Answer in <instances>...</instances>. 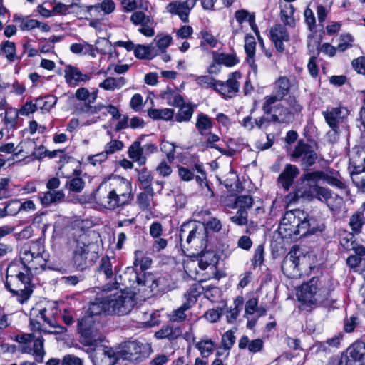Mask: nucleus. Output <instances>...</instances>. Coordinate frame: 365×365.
Segmentation results:
<instances>
[{
	"label": "nucleus",
	"mask_w": 365,
	"mask_h": 365,
	"mask_svg": "<svg viewBox=\"0 0 365 365\" xmlns=\"http://www.w3.org/2000/svg\"><path fill=\"white\" fill-rule=\"evenodd\" d=\"M89 247L90 243L85 235L80 236L71 245V265L74 270L83 272L93 265L94 260Z\"/></svg>",
	"instance_id": "obj_7"
},
{
	"label": "nucleus",
	"mask_w": 365,
	"mask_h": 365,
	"mask_svg": "<svg viewBox=\"0 0 365 365\" xmlns=\"http://www.w3.org/2000/svg\"><path fill=\"white\" fill-rule=\"evenodd\" d=\"M292 157L299 158L301 165L307 168L316 163L318 155L312 145L299 140L292 152Z\"/></svg>",
	"instance_id": "obj_14"
},
{
	"label": "nucleus",
	"mask_w": 365,
	"mask_h": 365,
	"mask_svg": "<svg viewBox=\"0 0 365 365\" xmlns=\"http://www.w3.org/2000/svg\"><path fill=\"white\" fill-rule=\"evenodd\" d=\"M155 291L166 292L170 290L169 279L165 276L155 275Z\"/></svg>",
	"instance_id": "obj_62"
},
{
	"label": "nucleus",
	"mask_w": 365,
	"mask_h": 365,
	"mask_svg": "<svg viewBox=\"0 0 365 365\" xmlns=\"http://www.w3.org/2000/svg\"><path fill=\"white\" fill-rule=\"evenodd\" d=\"M126 83L124 77H108L99 84V87L106 91H114L121 88Z\"/></svg>",
	"instance_id": "obj_33"
},
{
	"label": "nucleus",
	"mask_w": 365,
	"mask_h": 365,
	"mask_svg": "<svg viewBox=\"0 0 365 365\" xmlns=\"http://www.w3.org/2000/svg\"><path fill=\"white\" fill-rule=\"evenodd\" d=\"M281 269L284 275L288 278H298L302 275L299 269V257L298 249L293 247L284 258Z\"/></svg>",
	"instance_id": "obj_13"
},
{
	"label": "nucleus",
	"mask_w": 365,
	"mask_h": 365,
	"mask_svg": "<svg viewBox=\"0 0 365 365\" xmlns=\"http://www.w3.org/2000/svg\"><path fill=\"white\" fill-rule=\"evenodd\" d=\"M191 305L190 302H185L179 308L174 310L171 314H170V320L173 322H184L187 318L185 311L190 309Z\"/></svg>",
	"instance_id": "obj_49"
},
{
	"label": "nucleus",
	"mask_w": 365,
	"mask_h": 365,
	"mask_svg": "<svg viewBox=\"0 0 365 365\" xmlns=\"http://www.w3.org/2000/svg\"><path fill=\"white\" fill-rule=\"evenodd\" d=\"M299 180L300 185L297 190L296 195L309 201L314 199L319 180L339 189L344 188V182L339 179V172L332 169L305 173Z\"/></svg>",
	"instance_id": "obj_2"
},
{
	"label": "nucleus",
	"mask_w": 365,
	"mask_h": 365,
	"mask_svg": "<svg viewBox=\"0 0 365 365\" xmlns=\"http://www.w3.org/2000/svg\"><path fill=\"white\" fill-rule=\"evenodd\" d=\"M125 276L129 277V280L136 282L138 285L146 286L150 288L151 291H155V275L151 273L138 274L133 267H128L125 273Z\"/></svg>",
	"instance_id": "obj_20"
},
{
	"label": "nucleus",
	"mask_w": 365,
	"mask_h": 365,
	"mask_svg": "<svg viewBox=\"0 0 365 365\" xmlns=\"http://www.w3.org/2000/svg\"><path fill=\"white\" fill-rule=\"evenodd\" d=\"M241 76L242 75L240 72L235 71L229 76L228 79L225 82L232 96H234L239 91L240 83L238 82V79H240Z\"/></svg>",
	"instance_id": "obj_52"
},
{
	"label": "nucleus",
	"mask_w": 365,
	"mask_h": 365,
	"mask_svg": "<svg viewBox=\"0 0 365 365\" xmlns=\"http://www.w3.org/2000/svg\"><path fill=\"white\" fill-rule=\"evenodd\" d=\"M255 46L256 41L255 37L252 35H247L245 38V51L247 58H250V60L255 55Z\"/></svg>",
	"instance_id": "obj_57"
},
{
	"label": "nucleus",
	"mask_w": 365,
	"mask_h": 365,
	"mask_svg": "<svg viewBox=\"0 0 365 365\" xmlns=\"http://www.w3.org/2000/svg\"><path fill=\"white\" fill-rule=\"evenodd\" d=\"M96 45H102L103 48H100L96 46V51L102 54L109 53L110 56L112 55L113 51H115V49L113 47L111 42L106 38H102L101 40H98L96 42Z\"/></svg>",
	"instance_id": "obj_60"
},
{
	"label": "nucleus",
	"mask_w": 365,
	"mask_h": 365,
	"mask_svg": "<svg viewBox=\"0 0 365 365\" xmlns=\"http://www.w3.org/2000/svg\"><path fill=\"white\" fill-rule=\"evenodd\" d=\"M333 198L334 196L331 190L319 185L314 199H317L320 202L326 203L331 210H334V206L330 202Z\"/></svg>",
	"instance_id": "obj_39"
},
{
	"label": "nucleus",
	"mask_w": 365,
	"mask_h": 365,
	"mask_svg": "<svg viewBox=\"0 0 365 365\" xmlns=\"http://www.w3.org/2000/svg\"><path fill=\"white\" fill-rule=\"evenodd\" d=\"M198 0L173 1L166 6V10L171 14L178 15L181 21L188 22L190 11L195 7Z\"/></svg>",
	"instance_id": "obj_18"
},
{
	"label": "nucleus",
	"mask_w": 365,
	"mask_h": 365,
	"mask_svg": "<svg viewBox=\"0 0 365 365\" xmlns=\"http://www.w3.org/2000/svg\"><path fill=\"white\" fill-rule=\"evenodd\" d=\"M295 9L290 4H285L281 9L280 16L282 21L290 27L295 26V20L293 17Z\"/></svg>",
	"instance_id": "obj_36"
},
{
	"label": "nucleus",
	"mask_w": 365,
	"mask_h": 365,
	"mask_svg": "<svg viewBox=\"0 0 365 365\" xmlns=\"http://www.w3.org/2000/svg\"><path fill=\"white\" fill-rule=\"evenodd\" d=\"M312 220L302 210L295 209L287 211L279 225V234L287 238L307 235L312 232L310 229Z\"/></svg>",
	"instance_id": "obj_5"
},
{
	"label": "nucleus",
	"mask_w": 365,
	"mask_h": 365,
	"mask_svg": "<svg viewBox=\"0 0 365 365\" xmlns=\"http://www.w3.org/2000/svg\"><path fill=\"white\" fill-rule=\"evenodd\" d=\"M66 82L73 86H78L90 79L89 75L82 73L77 67L68 65L65 69Z\"/></svg>",
	"instance_id": "obj_24"
},
{
	"label": "nucleus",
	"mask_w": 365,
	"mask_h": 365,
	"mask_svg": "<svg viewBox=\"0 0 365 365\" xmlns=\"http://www.w3.org/2000/svg\"><path fill=\"white\" fill-rule=\"evenodd\" d=\"M65 194L62 190H48L39 194L38 198L43 207H48L53 203L62 201Z\"/></svg>",
	"instance_id": "obj_26"
},
{
	"label": "nucleus",
	"mask_w": 365,
	"mask_h": 365,
	"mask_svg": "<svg viewBox=\"0 0 365 365\" xmlns=\"http://www.w3.org/2000/svg\"><path fill=\"white\" fill-rule=\"evenodd\" d=\"M6 216H15L21 212L20 201L19 200H11L6 203L4 207Z\"/></svg>",
	"instance_id": "obj_61"
},
{
	"label": "nucleus",
	"mask_w": 365,
	"mask_h": 365,
	"mask_svg": "<svg viewBox=\"0 0 365 365\" xmlns=\"http://www.w3.org/2000/svg\"><path fill=\"white\" fill-rule=\"evenodd\" d=\"M161 97L166 100L169 106L174 107H179L185 102L180 94L170 88H167L166 90L161 93Z\"/></svg>",
	"instance_id": "obj_32"
},
{
	"label": "nucleus",
	"mask_w": 365,
	"mask_h": 365,
	"mask_svg": "<svg viewBox=\"0 0 365 365\" xmlns=\"http://www.w3.org/2000/svg\"><path fill=\"white\" fill-rule=\"evenodd\" d=\"M135 56L140 59H151L155 56L154 48L144 45H136L134 49Z\"/></svg>",
	"instance_id": "obj_45"
},
{
	"label": "nucleus",
	"mask_w": 365,
	"mask_h": 365,
	"mask_svg": "<svg viewBox=\"0 0 365 365\" xmlns=\"http://www.w3.org/2000/svg\"><path fill=\"white\" fill-rule=\"evenodd\" d=\"M212 120L206 114L200 113L198 114L195 126L200 135H204L205 131L213 126Z\"/></svg>",
	"instance_id": "obj_41"
},
{
	"label": "nucleus",
	"mask_w": 365,
	"mask_h": 365,
	"mask_svg": "<svg viewBox=\"0 0 365 365\" xmlns=\"http://www.w3.org/2000/svg\"><path fill=\"white\" fill-rule=\"evenodd\" d=\"M195 347L200 351L201 356L208 357L214 351L216 343L210 339H202L195 344Z\"/></svg>",
	"instance_id": "obj_38"
},
{
	"label": "nucleus",
	"mask_w": 365,
	"mask_h": 365,
	"mask_svg": "<svg viewBox=\"0 0 365 365\" xmlns=\"http://www.w3.org/2000/svg\"><path fill=\"white\" fill-rule=\"evenodd\" d=\"M94 365H113L116 361L114 351L106 346H97L89 356Z\"/></svg>",
	"instance_id": "obj_17"
},
{
	"label": "nucleus",
	"mask_w": 365,
	"mask_h": 365,
	"mask_svg": "<svg viewBox=\"0 0 365 365\" xmlns=\"http://www.w3.org/2000/svg\"><path fill=\"white\" fill-rule=\"evenodd\" d=\"M19 112L17 109L14 108H9L6 109L4 113V121L7 127V129H14L17 120L19 118Z\"/></svg>",
	"instance_id": "obj_43"
},
{
	"label": "nucleus",
	"mask_w": 365,
	"mask_h": 365,
	"mask_svg": "<svg viewBox=\"0 0 365 365\" xmlns=\"http://www.w3.org/2000/svg\"><path fill=\"white\" fill-rule=\"evenodd\" d=\"M30 316L38 318L39 320L42 319L48 325H52L53 322L54 321L47 315L46 308L33 309L31 312Z\"/></svg>",
	"instance_id": "obj_59"
},
{
	"label": "nucleus",
	"mask_w": 365,
	"mask_h": 365,
	"mask_svg": "<svg viewBox=\"0 0 365 365\" xmlns=\"http://www.w3.org/2000/svg\"><path fill=\"white\" fill-rule=\"evenodd\" d=\"M106 299L108 312L120 315L130 312L135 304L133 297L121 291L110 294Z\"/></svg>",
	"instance_id": "obj_11"
},
{
	"label": "nucleus",
	"mask_w": 365,
	"mask_h": 365,
	"mask_svg": "<svg viewBox=\"0 0 365 365\" xmlns=\"http://www.w3.org/2000/svg\"><path fill=\"white\" fill-rule=\"evenodd\" d=\"M44 247L41 242L36 241L24 245L20 252V258L24 267L36 269L38 267H43L46 265V260L43 257Z\"/></svg>",
	"instance_id": "obj_9"
},
{
	"label": "nucleus",
	"mask_w": 365,
	"mask_h": 365,
	"mask_svg": "<svg viewBox=\"0 0 365 365\" xmlns=\"http://www.w3.org/2000/svg\"><path fill=\"white\" fill-rule=\"evenodd\" d=\"M365 223V217L361 212H356L353 214L350 218L349 225L354 232L359 233L361 232L362 226Z\"/></svg>",
	"instance_id": "obj_51"
},
{
	"label": "nucleus",
	"mask_w": 365,
	"mask_h": 365,
	"mask_svg": "<svg viewBox=\"0 0 365 365\" xmlns=\"http://www.w3.org/2000/svg\"><path fill=\"white\" fill-rule=\"evenodd\" d=\"M287 103L288 105L287 107L289 108L291 113H293L294 117L298 116L301 113L303 107L295 98V97L289 96L287 99Z\"/></svg>",
	"instance_id": "obj_63"
},
{
	"label": "nucleus",
	"mask_w": 365,
	"mask_h": 365,
	"mask_svg": "<svg viewBox=\"0 0 365 365\" xmlns=\"http://www.w3.org/2000/svg\"><path fill=\"white\" fill-rule=\"evenodd\" d=\"M151 263V258L145 255L143 251L136 250L135 252L134 265L135 267H140L142 271L145 270L150 267Z\"/></svg>",
	"instance_id": "obj_47"
},
{
	"label": "nucleus",
	"mask_w": 365,
	"mask_h": 365,
	"mask_svg": "<svg viewBox=\"0 0 365 365\" xmlns=\"http://www.w3.org/2000/svg\"><path fill=\"white\" fill-rule=\"evenodd\" d=\"M105 312H108L107 299L106 298L103 300L96 299L94 302L90 304L86 316H92L95 318V317Z\"/></svg>",
	"instance_id": "obj_35"
},
{
	"label": "nucleus",
	"mask_w": 365,
	"mask_h": 365,
	"mask_svg": "<svg viewBox=\"0 0 365 365\" xmlns=\"http://www.w3.org/2000/svg\"><path fill=\"white\" fill-rule=\"evenodd\" d=\"M133 199L131 182L118 175L103 180L94 192L96 202L109 210L128 205Z\"/></svg>",
	"instance_id": "obj_1"
},
{
	"label": "nucleus",
	"mask_w": 365,
	"mask_h": 365,
	"mask_svg": "<svg viewBox=\"0 0 365 365\" xmlns=\"http://www.w3.org/2000/svg\"><path fill=\"white\" fill-rule=\"evenodd\" d=\"M290 80L287 76L279 77L274 83L273 91L264 98L262 110L269 115L273 111V105L284 99L291 89Z\"/></svg>",
	"instance_id": "obj_10"
},
{
	"label": "nucleus",
	"mask_w": 365,
	"mask_h": 365,
	"mask_svg": "<svg viewBox=\"0 0 365 365\" xmlns=\"http://www.w3.org/2000/svg\"><path fill=\"white\" fill-rule=\"evenodd\" d=\"M148 113L149 117L154 120H170L174 116V110L171 108H152L148 110Z\"/></svg>",
	"instance_id": "obj_40"
},
{
	"label": "nucleus",
	"mask_w": 365,
	"mask_h": 365,
	"mask_svg": "<svg viewBox=\"0 0 365 365\" xmlns=\"http://www.w3.org/2000/svg\"><path fill=\"white\" fill-rule=\"evenodd\" d=\"M270 36L276 49L279 52H283L284 51L283 41H289V35L287 29L281 24H277L271 28Z\"/></svg>",
	"instance_id": "obj_22"
},
{
	"label": "nucleus",
	"mask_w": 365,
	"mask_h": 365,
	"mask_svg": "<svg viewBox=\"0 0 365 365\" xmlns=\"http://www.w3.org/2000/svg\"><path fill=\"white\" fill-rule=\"evenodd\" d=\"M271 114V120L279 124H289L295 120L293 113L289 108L282 103L273 105V111Z\"/></svg>",
	"instance_id": "obj_21"
},
{
	"label": "nucleus",
	"mask_w": 365,
	"mask_h": 365,
	"mask_svg": "<svg viewBox=\"0 0 365 365\" xmlns=\"http://www.w3.org/2000/svg\"><path fill=\"white\" fill-rule=\"evenodd\" d=\"M101 328H95L90 332L87 329H83V336H81V343L84 346H96L97 344L104 340V336L101 331Z\"/></svg>",
	"instance_id": "obj_25"
},
{
	"label": "nucleus",
	"mask_w": 365,
	"mask_h": 365,
	"mask_svg": "<svg viewBox=\"0 0 365 365\" xmlns=\"http://www.w3.org/2000/svg\"><path fill=\"white\" fill-rule=\"evenodd\" d=\"M205 288L200 283H195L192 284L187 290L185 297L187 298L185 302H190V304L195 303L197 301V297L203 293Z\"/></svg>",
	"instance_id": "obj_48"
},
{
	"label": "nucleus",
	"mask_w": 365,
	"mask_h": 365,
	"mask_svg": "<svg viewBox=\"0 0 365 365\" xmlns=\"http://www.w3.org/2000/svg\"><path fill=\"white\" fill-rule=\"evenodd\" d=\"M123 147L124 144L122 141L118 140H110L105 145L104 151L98 153L97 157L107 158L108 155H111L117 151L121 150Z\"/></svg>",
	"instance_id": "obj_44"
},
{
	"label": "nucleus",
	"mask_w": 365,
	"mask_h": 365,
	"mask_svg": "<svg viewBox=\"0 0 365 365\" xmlns=\"http://www.w3.org/2000/svg\"><path fill=\"white\" fill-rule=\"evenodd\" d=\"M322 114L329 128H340L349 116V111L343 106L331 107L323 110Z\"/></svg>",
	"instance_id": "obj_16"
},
{
	"label": "nucleus",
	"mask_w": 365,
	"mask_h": 365,
	"mask_svg": "<svg viewBox=\"0 0 365 365\" xmlns=\"http://www.w3.org/2000/svg\"><path fill=\"white\" fill-rule=\"evenodd\" d=\"M180 246L190 255L202 252L207 248V233L205 224L192 220L184 222L179 232Z\"/></svg>",
	"instance_id": "obj_3"
},
{
	"label": "nucleus",
	"mask_w": 365,
	"mask_h": 365,
	"mask_svg": "<svg viewBox=\"0 0 365 365\" xmlns=\"http://www.w3.org/2000/svg\"><path fill=\"white\" fill-rule=\"evenodd\" d=\"M96 271L99 274H103L106 279H112L113 277V264L109 257L104 256L101 258Z\"/></svg>",
	"instance_id": "obj_37"
},
{
	"label": "nucleus",
	"mask_w": 365,
	"mask_h": 365,
	"mask_svg": "<svg viewBox=\"0 0 365 365\" xmlns=\"http://www.w3.org/2000/svg\"><path fill=\"white\" fill-rule=\"evenodd\" d=\"M331 290L318 277H312L298 288L297 297L304 309L312 310L327 300Z\"/></svg>",
	"instance_id": "obj_4"
},
{
	"label": "nucleus",
	"mask_w": 365,
	"mask_h": 365,
	"mask_svg": "<svg viewBox=\"0 0 365 365\" xmlns=\"http://www.w3.org/2000/svg\"><path fill=\"white\" fill-rule=\"evenodd\" d=\"M182 331L179 327H174L171 325L163 327L159 331L155 332V337L157 339H174L180 336Z\"/></svg>",
	"instance_id": "obj_34"
},
{
	"label": "nucleus",
	"mask_w": 365,
	"mask_h": 365,
	"mask_svg": "<svg viewBox=\"0 0 365 365\" xmlns=\"http://www.w3.org/2000/svg\"><path fill=\"white\" fill-rule=\"evenodd\" d=\"M215 59L217 63L224 64L226 66H233L239 62L235 54L220 53Z\"/></svg>",
	"instance_id": "obj_55"
},
{
	"label": "nucleus",
	"mask_w": 365,
	"mask_h": 365,
	"mask_svg": "<svg viewBox=\"0 0 365 365\" xmlns=\"http://www.w3.org/2000/svg\"><path fill=\"white\" fill-rule=\"evenodd\" d=\"M145 347L144 344L137 341H126L122 345L119 354L125 360H137L140 356L142 350Z\"/></svg>",
	"instance_id": "obj_19"
},
{
	"label": "nucleus",
	"mask_w": 365,
	"mask_h": 365,
	"mask_svg": "<svg viewBox=\"0 0 365 365\" xmlns=\"http://www.w3.org/2000/svg\"><path fill=\"white\" fill-rule=\"evenodd\" d=\"M87 11H91L93 9H101L105 14H110L115 9V4L113 0H103L101 3L96 5L86 6Z\"/></svg>",
	"instance_id": "obj_54"
},
{
	"label": "nucleus",
	"mask_w": 365,
	"mask_h": 365,
	"mask_svg": "<svg viewBox=\"0 0 365 365\" xmlns=\"http://www.w3.org/2000/svg\"><path fill=\"white\" fill-rule=\"evenodd\" d=\"M16 341L19 344V351L33 355L38 363L43 361L45 350L42 336H36L34 334H24L16 336Z\"/></svg>",
	"instance_id": "obj_8"
},
{
	"label": "nucleus",
	"mask_w": 365,
	"mask_h": 365,
	"mask_svg": "<svg viewBox=\"0 0 365 365\" xmlns=\"http://www.w3.org/2000/svg\"><path fill=\"white\" fill-rule=\"evenodd\" d=\"M235 17L237 21L241 24L245 21L247 20L251 26L252 29L254 30L255 34L258 36V39L260 42V45L262 47H264V43L262 41L260 36H259V31L257 30V26L255 24V18L254 14H250L249 12L245 9L237 10L235 13Z\"/></svg>",
	"instance_id": "obj_28"
},
{
	"label": "nucleus",
	"mask_w": 365,
	"mask_h": 365,
	"mask_svg": "<svg viewBox=\"0 0 365 365\" xmlns=\"http://www.w3.org/2000/svg\"><path fill=\"white\" fill-rule=\"evenodd\" d=\"M101 327L100 322L92 316H84L78 321L77 328L81 336H83V329H87L88 332H90L95 328Z\"/></svg>",
	"instance_id": "obj_30"
},
{
	"label": "nucleus",
	"mask_w": 365,
	"mask_h": 365,
	"mask_svg": "<svg viewBox=\"0 0 365 365\" xmlns=\"http://www.w3.org/2000/svg\"><path fill=\"white\" fill-rule=\"evenodd\" d=\"M253 205V199L250 195H240L237 196L235 201V207L239 210L247 212V210L251 208Z\"/></svg>",
	"instance_id": "obj_53"
},
{
	"label": "nucleus",
	"mask_w": 365,
	"mask_h": 365,
	"mask_svg": "<svg viewBox=\"0 0 365 365\" xmlns=\"http://www.w3.org/2000/svg\"><path fill=\"white\" fill-rule=\"evenodd\" d=\"M36 105L41 110L49 111L57 103V98L50 95L36 99Z\"/></svg>",
	"instance_id": "obj_50"
},
{
	"label": "nucleus",
	"mask_w": 365,
	"mask_h": 365,
	"mask_svg": "<svg viewBox=\"0 0 365 365\" xmlns=\"http://www.w3.org/2000/svg\"><path fill=\"white\" fill-rule=\"evenodd\" d=\"M1 51L10 62L16 59V46L14 42L6 41L1 45Z\"/></svg>",
	"instance_id": "obj_58"
},
{
	"label": "nucleus",
	"mask_w": 365,
	"mask_h": 365,
	"mask_svg": "<svg viewBox=\"0 0 365 365\" xmlns=\"http://www.w3.org/2000/svg\"><path fill=\"white\" fill-rule=\"evenodd\" d=\"M128 153L129 158L137 162L140 165L145 164L146 157L143 153L142 147L139 140L134 141L130 145Z\"/></svg>",
	"instance_id": "obj_29"
},
{
	"label": "nucleus",
	"mask_w": 365,
	"mask_h": 365,
	"mask_svg": "<svg viewBox=\"0 0 365 365\" xmlns=\"http://www.w3.org/2000/svg\"><path fill=\"white\" fill-rule=\"evenodd\" d=\"M9 277L7 275L5 282L6 288L16 297V300L21 304L27 302L33 292L31 284L33 274L30 268L25 266L15 277L11 276L10 280Z\"/></svg>",
	"instance_id": "obj_6"
},
{
	"label": "nucleus",
	"mask_w": 365,
	"mask_h": 365,
	"mask_svg": "<svg viewBox=\"0 0 365 365\" xmlns=\"http://www.w3.org/2000/svg\"><path fill=\"white\" fill-rule=\"evenodd\" d=\"M137 195V203L142 210H149L152 207L153 189H145Z\"/></svg>",
	"instance_id": "obj_31"
},
{
	"label": "nucleus",
	"mask_w": 365,
	"mask_h": 365,
	"mask_svg": "<svg viewBox=\"0 0 365 365\" xmlns=\"http://www.w3.org/2000/svg\"><path fill=\"white\" fill-rule=\"evenodd\" d=\"M179 107L180 109L175 116L176 121H189L192 116L194 107L190 103H185V102Z\"/></svg>",
	"instance_id": "obj_42"
},
{
	"label": "nucleus",
	"mask_w": 365,
	"mask_h": 365,
	"mask_svg": "<svg viewBox=\"0 0 365 365\" xmlns=\"http://www.w3.org/2000/svg\"><path fill=\"white\" fill-rule=\"evenodd\" d=\"M85 182L78 176L74 177L66 182V186L73 192H80L83 189Z\"/></svg>",
	"instance_id": "obj_56"
},
{
	"label": "nucleus",
	"mask_w": 365,
	"mask_h": 365,
	"mask_svg": "<svg viewBox=\"0 0 365 365\" xmlns=\"http://www.w3.org/2000/svg\"><path fill=\"white\" fill-rule=\"evenodd\" d=\"M138 172V180L140 182L142 187L144 189H153L152 182L153 176L150 171L147 168H143L140 170H135Z\"/></svg>",
	"instance_id": "obj_46"
},
{
	"label": "nucleus",
	"mask_w": 365,
	"mask_h": 365,
	"mask_svg": "<svg viewBox=\"0 0 365 365\" xmlns=\"http://www.w3.org/2000/svg\"><path fill=\"white\" fill-rule=\"evenodd\" d=\"M365 343L357 341L351 344L342 354L339 365H364Z\"/></svg>",
	"instance_id": "obj_12"
},
{
	"label": "nucleus",
	"mask_w": 365,
	"mask_h": 365,
	"mask_svg": "<svg viewBox=\"0 0 365 365\" xmlns=\"http://www.w3.org/2000/svg\"><path fill=\"white\" fill-rule=\"evenodd\" d=\"M299 174V170L296 165L287 164L279 175L277 182L285 190H288Z\"/></svg>",
	"instance_id": "obj_23"
},
{
	"label": "nucleus",
	"mask_w": 365,
	"mask_h": 365,
	"mask_svg": "<svg viewBox=\"0 0 365 365\" xmlns=\"http://www.w3.org/2000/svg\"><path fill=\"white\" fill-rule=\"evenodd\" d=\"M130 21L135 26H140L138 31L147 37H152L155 35V21L153 16L146 15L141 11H134L130 17Z\"/></svg>",
	"instance_id": "obj_15"
},
{
	"label": "nucleus",
	"mask_w": 365,
	"mask_h": 365,
	"mask_svg": "<svg viewBox=\"0 0 365 365\" xmlns=\"http://www.w3.org/2000/svg\"><path fill=\"white\" fill-rule=\"evenodd\" d=\"M234 333V331L228 330L222 334L220 345L218 346L217 351L218 356L224 354L225 352H227V355L229 354V351L234 345L236 339Z\"/></svg>",
	"instance_id": "obj_27"
},
{
	"label": "nucleus",
	"mask_w": 365,
	"mask_h": 365,
	"mask_svg": "<svg viewBox=\"0 0 365 365\" xmlns=\"http://www.w3.org/2000/svg\"><path fill=\"white\" fill-rule=\"evenodd\" d=\"M195 169L194 168V167L192 168V170L181 165H179L178 167V175L180 178L183 181L188 182L192 180L195 178Z\"/></svg>",
	"instance_id": "obj_64"
}]
</instances>
